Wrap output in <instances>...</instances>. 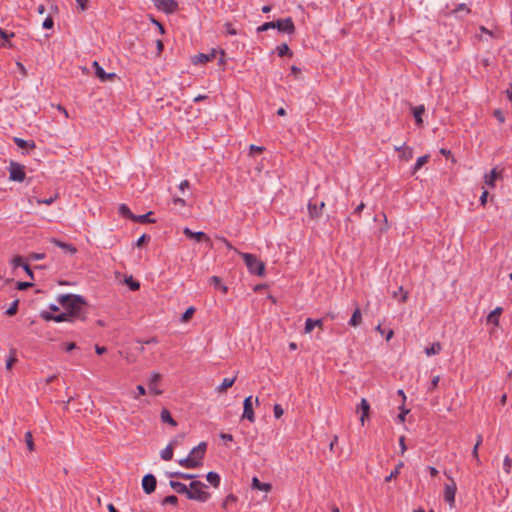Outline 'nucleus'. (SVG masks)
<instances>
[{"label": "nucleus", "instance_id": "f257e3e1", "mask_svg": "<svg viewBox=\"0 0 512 512\" xmlns=\"http://www.w3.org/2000/svg\"><path fill=\"white\" fill-rule=\"evenodd\" d=\"M57 301L64 309V312L69 314L71 323L86 320V300L83 296L77 294H60L57 296Z\"/></svg>", "mask_w": 512, "mask_h": 512}, {"label": "nucleus", "instance_id": "f03ea898", "mask_svg": "<svg viewBox=\"0 0 512 512\" xmlns=\"http://www.w3.org/2000/svg\"><path fill=\"white\" fill-rule=\"evenodd\" d=\"M245 262L250 274L263 276L265 273V264L256 255L251 253L238 252Z\"/></svg>", "mask_w": 512, "mask_h": 512}, {"label": "nucleus", "instance_id": "7ed1b4c3", "mask_svg": "<svg viewBox=\"0 0 512 512\" xmlns=\"http://www.w3.org/2000/svg\"><path fill=\"white\" fill-rule=\"evenodd\" d=\"M206 485L200 481H193L190 483V489H188L187 498L196 500L199 502H206L210 494L205 490Z\"/></svg>", "mask_w": 512, "mask_h": 512}, {"label": "nucleus", "instance_id": "20e7f679", "mask_svg": "<svg viewBox=\"0 0 512 512\" xmlns=\"http://www.w3.org/2000/svg\"><path fill=\"white\" fill-rule=\"evenodd\" d=\"M154 7L165 14H173L179 10L176 0H152Z\"/></svg>", "mask_w": 512, "mask_h": 512}, {"label": "nucleus", "instance_id": "39448f33", "mask_svg": "<svg viewBox=\"0 0 512 512\" xmlns=\"http://www.w3.org/2000/svg\"><path fill=\"white\" fill-rule=\"evenodd\" d=\"M447 477L451 480V483L445 484L443 498L444 501L449 505V507L453 508L455 506V496L457 487L454 480L450 476Z\"/></svg>", "mask_w": 512, "mask_h": 512}, {"label": "nucleus", "instance_id": "423d86ee", "mask_svg": "<svg viewBox=\"0 0 512 512\" xmlns=\"http://www.w3.org/2000/svg\"><path fill=\"white\" fill-rule=\"evenodd\" d=\"M25 176L24 166L16 162H11L9 167V179L14 182H23Z\"/></svg>", "mask_w": 512, "mask_h": 512}, {"label": "nucleus", "instance_id": "0eeeda50", "mask_svg": "<svg viewBox=\"0 0 512 512\" xmlns=\"http://www.w3.org/2000/svg\"><path fill=\"white\" fill-rule=\"evenodd\" d=\"M275 29L278 30L279 33H285L288 35H292L295 32V25L291 17H287L284 19H278L275 21Z\"/></svg>", "mask_w": 512, "mask_h": 512}, {"label": "nucleus", "instance_id": "6e6552de", "mask_svg": "<svg viewBox=\"0 0 512 512\" xmlns=\"http://www.w3.org/2000/svg\"><path fill=\"white\" fill-rule=\"evenodd\" d=\"M207 449L206 442H200L197 446H195L187 455L193 461H196L197 467L202 465V461L205 456V452Z\"/></svg>", "mask_w": 512, "mask_h": 512}, {"label": "nucleus", "instance_id": "1a4fd4ad", "mask_svg": "<svg viewBox=\"0 0 512 512\" xmlns=\"http://www.w3.org/2000/svg\"><path fill=\"white\" fill-rule=\"evenodd\" d=\"M242 418L247 419L251 423L255 422V414L253 410V397L251 395L244 399Z\"/></svg>", "mask_w": 512, "mask_h": 512}, {"label": "nucleus", "instance_id": "9d476101", "mask_svg": "<svg viewBox=\"0 0 512 512\" xmlns=\"http://www.w3.org/2000/svg\"><path fill=\"white\" fill-rule=\"evenodd\" d=\"M41 318H43L46 321H54L57 323L61 322H69L71 323V318H69V314H66V312H62L59 314H52L51 312L43 311L41 312Z\"/></svg>", "mask_w": 512, "mask_h": 512}, {"label": "nucleus", "instance_id": "9b49d317", "mask_svg": "<svg viewBox=\"0 0 512 512\" xmlns=\"http://www.w3.org/2000/svg\"><path fill=\"white\" fill-rule=\"evenodd\" d=\"M156 478L153 474H146L142 479V488L146 494H151L156 489Z\"/></svg>", "mask_w": 512, "mask_h": 512}, {"label": "nucleus", "instance_id": "f8f14e48", "mask_svg": "<svg viewBox=\"0 0 512 512\" xmlns=\"http://www.w3.org/2000/svg\"><path fill=\"white\" fill-rule=\"evenodd\" d=\"M216 50L212 49L209 53H199L192 58L193 64H205L216 57Z\"/></svg>", "mask_w": 512, "mask_h": 512}, {"label": "nucleus", "instance_id": "ddd939ff", "mask_svg": "<svg viewBox=\"0 0 512 512\" xmlns=\"http://www.w3.org/2000/svg\"><path fill=\"white\" fill-rule=\"evenodd\" d=\"M160 378L161 375L157 372H153L149 378V391L155 395H160L162 393V391L157 388V383Z\"/></svg>", "mask_w": 512, "mask_h": 512}, {"label": "nucleus", "instance_id": "4468645a", "mask_svg": "<svg viewBox=\"0 0 512 512\" xmlns=\"http://www.w3.org/2000/svg\"><path fill=\"white\" fill-rule=\"evenodd\" d=\"M503 312V308L498 306L496 307L494 310H492L488 316H487V323H491L493 324L495 327H498L499 326V323H500V315L502 314Z\"/></svg>", "mask_w": 512, "mask_h": 512}, {"label": "nucleus", "instance_id": "2eb2a0df", "mask_svg": "<svg viewBox=\"0 0 512 512\" xmlns=\"http://www.w3.org/2000/svg\"><path fill=\"white\" fill-rule=\"evenodd\" d=\"M93 67L95 69V74L96 76L102 81H106L112 77L115 76L114 73H106L105 70L103 69V67L101 65H99V63L97 61H94L93 62Z\"/></svg>", "mask_w": 512, "mask_h": 512}, {"label": "nucleus", "instance_id": "dca6fc26", "mask_svg": "<svg viewBox=\"0 0 512 512\" xmlns=\"http://www.w3.org/2000/svg\"><path fill=\"white\" fill-rule=\"evenodd\" d=\"M358 411L361 413L360 421L361 424L364 425L365 419L368 418L370 412V405L365 398L361 399V402L358 406Z\"/></svg>", "mask_w": 512, "mask_h": 512}, {"label": "nucleus", "instance_id": "f3484780", "mask_svg": "<svg viewBox=\"0 0 512 512\" xmlns=\"http://www.w3.org/2000/svg\"><path fill=\"white\" fill-rule=\"evenodd\" d=\"M324 206H325V203L323 201L320 202L319 205L309 202L308 203L309 215L312 218H318L321 215V211L324 208Z\"/></svg>", "mask_w": 512, "mask_h": 512}, {"label": "nucleus", "instance_id": "a211bd4d", "mask_svg": "<svg viewBox=\"0 0 512 512\" xmlns=\"http://www.w3.org/2000/svg\"><path fill=\"white\" fill-rule=\"evenodd\" d=\"M424 112H425L424 105H417V106L412 107V113H413L415 122L418 126H421L423 123L422 115L424 114Z\"/></svg>", "mask_w": 512, "mask_h": 512}, {"label": "nucleus", "instance_id": "6ab92c4d", "mask_svg": "<svg viewBox=\"0 0 512 512\" xmlns=\"http://www.w3.org/2000/svg\"><path fill=\"white\" fill-rule=\"evenodd\" d=\"M361 322H362V313H361L360 308L356 307L351 318L348 321V324L352 327H357L361 324Z\"/></svg>", "mask_w": 512, "mask_h": 512}, {"label": "nucleus", "instance_id": "aec40b11", "mask_svg": "<svg viewBox=\"0 0 512 512\" xmlns=\"http://www.w3.org/2000/svg\"><path fill=\"white\" fill-rule=\"evenodd\" d=\"M252 488L260 491L269 492L272 488L271 484L261 482L257 477L252 478Z\"/></svg>", "mask_w": 512, "mask_h": 512}, {"label": "nucleus", "instance_id": "412c9836", "mask_svg": "<svg viewBox=\"0 0 512 512\" xmlns=\"http://www.w3.org/2000/svg\"><path fill=\"white\" fill-rule=\"evenodd\" d=\"M183 233L186 237L190 239H195L197 241H201L203 238H206V235L202 231L194 232L190 228L186 227L183 229Z\"/></svg>", "mask_w": 512, "mask_h": 512}, {"label": "nucleus", "instance_id": "4be33fe9", "mask_svg": "<svg viewBox=\"0 0 512 512\" xmlns=\"http://www.w3.org/2000/svg\"><path fill=\"white\" fill-rule=\"evenodd\" d=\"M169 485L177 493L185 494L187 496L188 488L184 483L175 480H170Z\"/></svg>", "mask_w": 512, "mask_h": 512}, {"label": "nucleus", "instance_id": "5701e85b", "mask_svg": "<svg viewBox=\"0 0 512 512\" xmlns=\"http://www.w3.org/2000/svg\"><path fill=\"white\" fill-rule=\"evenodd\" d=\"M316 326H319V327L322 326L321 319L313 320L312 318H307L305 321V327H304L305 333L312 332Z\"/></svg>", "mask_w": 512, "mask_h": 512}, {"label": "nucleus", "instance_id": "b1692460", "mask_svg": "<svg viewBox=\"0 0 512 512\" xmlns=\"http://www.w3.org/2000/svg\"><path fill=\"white\" fill-rule=\"evenodd\" d=\"M166 476L171 479L177 477V478H181V479H185V480L194 479L196 477L195 474H189V473H184V472H179V471L166 472Z\"/></svg>", "mask_w": 512, "mask_h": 512}, {"label": "nucleus", "instance_id": "393cba45", "mask_svg": "<svg viewBox=\"0 0 512 512\" xmlns=\"http://www.w3.org/2000/svg\"><path fill=\"white\" fill-rule=\"evenodd\" d=\"M236 377L224 378L222 383L216 387L217 393H223L226 389L231 387L235 383Z\"/></svg>", "mask_w": 512, "mask_h": 512}, {"label": "nucleus", "instance_id": "a878e982", "mask_svg": "<svg viewBox=\"0 0 512 512\" xmlns=\"http://www.w3.org/2000/svg\"><path fill=\"white\" fill-rule=\"evenodd\" d=\"M207 481L215 488L219 487L220 485V475L214 471L208 472L206 475Z\"/></svg>", "mask_w": 512, "mask_h": 512}, {"label": "nucleus", "instance_id": "bb28decb", "mask_svg": "<svg viewBox=\"0 0 512 512\" xmlns=\"http://www.w3.org/2000/svg\"><path fill=\"white\" fill-rule=\"evenodd\" d=\"M160 417H161L162 422H164V423H168L173 427H175L177 425V422L173 419L170 412L165 408L162 409Z\"/></svg>", "mask_w": 512, "mask_h": 512}, {"label": "nucleus", "instance_id": "cd10ccee", "mask_svg": "<svg viewBox=\"0 0 512 512\" xmlns=\"http://www.w3.org/2000/svg\"><path fill=\"white\" fill-rule=\"evenodd\" d=\"M496 178H497L496 169H492L489 173L485 174L484 182L489 187H494L495 186Z\"/></svg>", "mask_w": 512, "mask_h": 512}, {"label": "nucleus", "instance_id": "c85d7f7f", "mask_svg": "<svg viewBox=\"0 0 512 512\" xmlns=\"http://www.w3.org/2000/svg\"><path fill=\"white\" fill-rule=\"evenodd\" d=\"M119 214L127 219L134 220L136 218V215H134L129 207L126 204H121L118 208Z\"/></svg>", "mask_w": 512, "mask_h": 512}, {"label": "nucleus", "instance_id": "c756f323", "mask_svg": "<svg viewBox=\"0 0 512 512\" xmlns=\"http://www.w3.org/2000/svg\"><path fill=\"white\" fill-rule=\"evenodd\" d=\"M160 457L165 461H169L172 459V457H173L172 443L168 444L163 450H161Z\"/></svg>", "mask_w": 512, "mask_h": 512}, {"label": "nucleus", "instance_id": "7c9ffc66", "mask_svg": "<svg viewBox=\"0 0 512 512\" xmlns=\"http://www.w3.org/2000/svg\"><path fill=\"white\" fill-rule=\"evenodd\" d=\"M14 143H15L19 148H35V143H34V141H27V140H24V139L19 138V137H15V138H14Z\"/></svg>", "mask_w": 512, "mask_h": 512}, {"label": "nucleus", "instance_id": "2f4dec72", "mask_svg": "<svg viewBox=\"0 0 512 512\" xmlns=\"http://www.w3.org/2000/svg\"><path fill=\"white\" fill-rule=\"evenodd\" d=\"M52 243H54L59 248H62L64 250L69 251L71 254H74L77 251L76 248L73 245L64 243V242H62L60 240H57V239H53Z\"/></svg>", "mask_w": 512, "mask_h": 512}, {"label": "nucleus", "instance_id": "473e14b6", "mask_svg": "<svg viewBox=\"0 0 512 512\" xmlns=\"http://www.w3.org/2000/svg\"><path fill=\"white\" fill-rule=\"evenodd\" d=\"M210 284L213 285L215 288L220 289L223 293L227 292V286L222 283L221 279L218 276H212L210 278Z\"/></svg>", "mask_w": 512, "mask_h": 512}, {"label": "nucleus", "instance_id": "72a5a7b5", "mask_svg": "<svg viewBox=\"0 0 512 512\" xmlns=\"http://www.w3.org/2000/svg\"><path fill=\"white\" fill-rule=\"evenodd\" d=\"M441 349H442L441 344L439 342H435L430 347H427L425 349V353L427 356H432V355L439 354Z\"/></svg>", "mask_w": 512, "mask_h": 512}, {"label": "nucleus", "instance_id": "f704fd0d", "mask_svg": "<svg viewBox=\"0 0 512 512\" xmlns=\"http://www.w3.org/2000/svg\"><path fill=\"white\" fill-rule=\"evenodd\" d=\"M178 463H179V465H181L184 468H188V469L197 468L196 461H193L188 456L185 458L179 459Z\"/></svg>", "mask_w": 512, "mask_h": 512}, {"label": "nucleus", "instance_id": "c9c22d12", "mask_svg": "<svg viewBox=\"0 0 512 512\" xmlns=\"http://www.w3.org/2000/svg\"><path fill=\"white\" fill-rule=\"evenodd\" d=\"M429 159V155L420 156L417 158L415 164L412 167V172L416 173Z\"/></svg>", "mask_w": 512, "mask_h": 512}, {"label": "nucleus", "instance_id": "e433bc0d", "mask_svg": "<svg viewBox=\"0 0 512 512\" xmlns=\"http://www.w3.org/2000/svg\"><path fill=\"white\" fill-rule=\"evenodd\" d=\"M223 33L230 36H235L238 34V30L234 27V25L230 22H226L223 25Z\"/></svg>", "mask_w": 512, "mask_h": 512}, {"label": "nucleus", "instance_id": "4c0bfd02", "mask_svg": "<svg viewBox=\"0 0 512 512\" xmlns=\"http://www.w3.org/2000/svg\"><path fill=\"white\" fill-rule=\"evenodd\" d=\"M276 50H277L278 56H280V57H284L286 55H290V56L292 55V52L290 51V48L288 47V45L286 43L278 45Z\"/></svg>", "mask_w": 512, "mask_h": 512}, {"label": "nucleus", "instance_id": "58836bf2", "mask_svg": "<svg viewBox=\"0 0 512 512\" xmlns=\"http://www.w3.org/2000/svg\"><path fill=\"white\" fill-rule=\"evenodd\" d=\"M404 466V463L402 461H400L394 470L391 471V473L385 477V482H389L391 481L394 477H396L399 473H400V470L401 468Z\"/></svg>", "mask_w": 512, "mask_h": 512}, {"label": "nucleus", "instance_id": "ea45409f", "mask_svg": "<svg viewBox=\"0 0 512 512\" xmlns=\"http://www.w3.org/2000/svg\"><path fill=\"white\" fill-rule=\"evenodd\" d=\"M270 29H275V21L265 22L256 28L257 33H262Z\"/></svg>", "mask_w": 512, "mask_h": 512}, {"label": "nucleus", "instance_id": "a19ab883", "mask_svg": "<svg viewBox=\"0 0 512 512\" xmlns=\"http://www.w3.org/2000/svg\"><path fill=\"white\" fill-rule=\"evenodd\" d=\"M151 214H152L151 212H148L143 215H138V216L136 215V218H134V221L139 222V223H153L155 221L150 218Z\"/></svg>", "mask_w": 512, "mask_h": 512}, {"label": "nucleus", "instance_id": "79ce46f5", "mask_svg": "<svg viewBox=\"0 0 512 512\" xmlns=\"http://www.w3.org/2000/svg\"><path fill=\"white\" fill-rule=\"evenodd\" d=\"M177 503L178 498L175 495H168L162 500V505H176Z\"/></svg>", "mask_w": 512, "mask_h": 512}, {"label": "nucleus", "instance_id": "37998d69", "mask_svg": "<svg viewBox=\"0 0 512 512\" xmlns=\"http://www.w3.org/2000/svg\"><path fill=\"white\" fill-rule=\"evenodd\" d=\"M25 442H26V445H27V448L29 449V451H33L34 450V442H33V437H32V434L30 431H27L25 433Z\"/></svg>", "mask_w": 512, "mask_h": 512}, {"label": "nucleus", "instance_id": "c03bdc74", "mask_svg": "<svg viewBox=\"0 0 512 512\" xmlns=\"http://www.w3.org/2000/svg\"><path fill=\"white\" fill-rule=\"evenodd\" d=\"M470 8L467 6V4L465 3H460L456 6V8L454 9V13H460V12H464L465 14H469L470 13Z\"/></svg>", "mask_w": 512, "mask_h": 512}, {"label": "nucleus", "instance_id": "a18cd8bd", "mask_svg": "<svg viewBox=\"0 0 512 512\" xmlns=\"http://www.w3.org/2000/svg\"><path fill=\"white\" fill-rule=\"evenodd\" d=\"M195 309L194 307H189L181 316V321L187 322L193 315Z\"/></svg>", "mask_w": 512, "mask_h": 512}, {"label": "nucleus", "instance_id": "49530a36", "mask_svg": "<svg viewBox=\"0 0 512 512\" xmlns=\"http://www.w3.org/2000/svg\"><path fill=\"white\" fill-rule=\"evenodd\" d=\"M511 466H512V460H511V458H510L508 455H506V456L504 457V460H503V469H504V471H505L507 474H509V473H510Z\"/></svg>", "mask_w": 512, "mask_h": 512}, {"label": "nucleus", "instance_id": "de8ad7c7", "mask_svg": "<svg viewBox=\"0 0 512 512\" xmlns=\"http://www.w3.org/2000/svg\"><path fill=\"white\" fill-rule=\"evenodd\" d=\"M18 303H19V301H18V300H14V301L10 304V306L8 307V309L6 310V312H5V313H6L7 315H10V316H11V315H14V314L16 313V311H17Z\"/></svg>", "mask_w": 512, "mask_h": 512}, {"label": "nucleus", "instance_id": "09e8293b", "mask_svg": "<svg viewBox=\"0 0 512 512\" xmlns=\"http://www.w3.org/2000/svg\"><path fill=\"white\" fill-rule=\"evenodd\" d=\"M273 413H274V417L276 419H279L283 415L284 410L280 404H275L273 407Z\"/></svg>", "mask_w": 512, "mask_h": 512}, {"label": "nucleus", "instance_id": "8fccbe9b", "mask_svg": "<svg viewBox=\"0 0 512 512\" xmlns=\"http://www.w3.org/2000/svg\"><path fill=\"white\" fill-rule=\"evenodd\" d=\"M439 380H440V377L438 375L434 376L432 378L431 382L428 384L427 390L429 392L433 391L438 386Z\"/></svg>", "mask_w": 512, "mask_h": 512}, {"label": "nucleus", "instance_id": "3c124183", "mask_svg": "<svg viewBox=\"0 0 512 512\" xmlns=\"http://www.w3.org/2000/svg\"><path fill=\"white\" fill-rule=\"evenodd\" d=\"M15 362H16V357L14 356V354L11 353L6 360V365H5L6 369L11 370Z\"/></svg>", "mask_w": 512, "mask_h": 512}, {"label": "nucleus", "instance_id": "603ef678", "mask_svg": "<svg viewBox=\"0 0 512 512\" xmlns=\"http://www.w3.org/2000/svg\"><path fill=\"white\" fill-rule=\"evenodd\" d=\"M23 261L21 256H16L11 260V265L15 269L17 267L22 266L23 267Z\"/></svg>", "mask_w": 512, "mask_h": 512}, {"label": "nucleus", "instance_id": "864d4df0", "mask_svg": "<svg viewBox=\"0 0 512 512\" xmlns=\"http://www.w3.org/2000/svg\"><path fill=\"white\" fill-rule=\"evenodd\" d=\"M55 200H56V196H51L49 198L38 199L37 203L38 204L51 205L52 203H54Z\"/></svg>", "mask_w": 512, "mask_h": 512}, {"label": "nucleus", "instance_id": "5fc2aeb1", "mask_svg": "<svg viewBox=\"0 0 512 512\" xmlns=\"http://www.w3.org/2000/svg\"><path fill=\"white\" fill-rule=\"evenodd\" d=\"M53 25H54V21H53V19H52L50 16H48V17L43 21V23H42V27H43L44 29H51V28L53 27Z\"/></svg>", "mask_w": 512, "mask_h": 512}, {"label": "nucleus", "instance_id": "6e6d98bb", "mask_svg": "<svg viewBox=\"0 0 512 512\" xmlns=\"http://www.w3.org/2000/svg\"><path fill=\"white\" fill-rule=\"evenodd\" d=\"M399 446H400V452H401V455H404V453L406 452L407 450V447H406V444H405V438L404 436H401L400 439H399Z\"/></svg>", "mask_w": 512, "mask_h": 512}, {"label": "nucleus", "instance_id": "4d7b16f0", "mask_svg": "<svg viewBox=\"0 0 512 512\" xmlns=\"http://www.w3.org/2000/svg\"><path fill=\"white\" fill-rule=\"evenodd\" d=\"M494 116H495V118H496L500 123L505 122V116H504V114L502 113V111H501V110H495V111H494Z\"/></svg>", "mask_w": 512, "mask_h": 512}, {"label": "nucleus", "instance_id": "13d9d810", "mask_svg": "<svg viewBox=\"0 0 512 512\" xmlns=\"http://www.w3.org/2000/svg\"><path fill=\"white\" fill-rule=\"evenodd\" d=\"M219 437L225 442L233 441V435L228 433H220Z\"/></svg>", "mask_w": 512, "mask_h": 512}, {"label": "nucleus", "instance_id": "bf43d9fd", "mask_svg": "<svg viewBox=\"0 0 512 512\" xmlns=\"http://www.w3.org/2000/svg\"><path fill=\"white\" fill-rule=\"evenodd\" d=\"M152 23L154 25H156V29H158L160 34H164L165 33L164 26L159 21H157L155 19H152Z\"/></svg>", "mask_w": 512, "mask_h": 512}, {"label": "nucleus", "instance_id": "052dcab7", "mask_svg": "<svg viewBox=\"0 0 512 512\" xmlns=\"http://www.w3.org/2000/svg\"><path fill=\"white\" fill-rule=\"evenodd\" d=\"M33 284L31 282H18L17 283V288L19 290H25L27 289L28 287H31Z\"/></svg>", "mask_w": 512, "mask_h": 512}, {"label": "nucleus", "instance_id": "680f3d73", "mask_svg": "<svg viewBox=\"0 0 512 512\" xmlns=\"http://www.w3.org/2000/svg\"><path fill=\"white\" fill-rule=\"evenodd\" d=\"M407 413H408V410H406V409L402 408L401 413L397 416L398 421H399L400 423H403V422L405 421V416H406V414H407Z\"/></svg>", "mask_w": 512, "mask_h": 512}, {"label": "nucleus", "instance_id": "e2e57ef3", "mask_svg": "<svg viewBox=\"0 0 512 512\" xmlns=\"http://www.w3.org/2000/svg\"><path fill=\"white\" fill-rule=\"evenodd\" d=\"M487 197H488V191L487 190H484L480 196V203L481 205H485L486 202H487Z\"/></svg>", "mask_w": 512, "mask_h": 512}, {"label": "nucleus", "instance_id": "0e129e2a", "mask_svg": "<svg viewBox=\"0 0 512 512\" xmlns=\"http://www.w3.org/2000/svg\"><path fill=\"white\" fill-rule=\"evenodd\" d=\"M157 54H161L164 49V44L161 40L156 41Z\"/></svg>", "mask_w": 512, "mask_h": 512}, {"label": "nucleus", "instance_id": "69168bd1", "mask_svg": "<svg viewBox=\"0 0 512 512\" xmlns=\"http://www.w3.org/2000/svg\"><path fill=\"white\" fill-rule=\"evenodd\" d=\"M0 36H1L3 39L7 40V39H9L10 37H13V36H14V34H13V33L8 34L5 30H3L2 28H0Z\"/></svg>", "mask_w": 512, "mask_h": 512}, {"label": "nucleus", "instance_id": "338daca9", "mask_svg": "<svg viewBox=\"0 0 512 512\" xmlns=\"http://www.w3.org/2000/svg\"><path fill=\"white\" fill-rule=\"evenodd\" d=\"M23 269L27 273V275L30 276L31 279L34 278L33 272H32V270H31V268L29 267L28 264H23Z\"/></svg>", "mask_w": 512, "mask_h": 512}, {"label": "nucleus", "instance_id": "774afa93", "mask_svg": "<svg viewBox=\"0 0 512 512\" xmlns=\"http://www.w3.org/2000/svg\"><path fill=\"white\" fill-rule=\"evenodd\" d=\"M188 187H189V181H188V180H183V181H181V182H180V184H179V189H180L181 191H184V190H185L186 188H188Z\"/></svg>", "mask_w": 512, "mask_h": 512}]
</instances>
